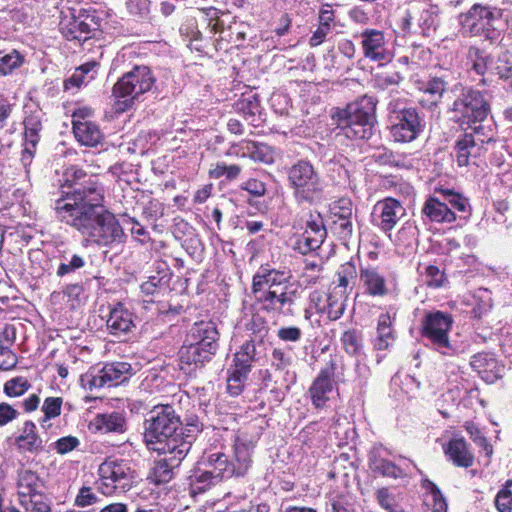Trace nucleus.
<instances>
[{
    "mask_svg": "<svg viewBox=\"0 0 512 512\" xmlns=\"http://www.w3.org/2000/svg\"><path fill=\"white\" fill-rule=\"evenodd\" d=\"M277 336L285 342H297L301 339L302 331L296 326L281 327L277 331Z\"/></svg>",
    "mask_w": 512,
    "mask_h": 512,
    "instance_id": "e2e57ef3",
    "label": "nucleus"
},
{
    "mask_svg": "<svg viewBox=\"0 0 512 512\" xmlns=\"http://www.w3.org/2000/svg\"><path fill=\"white\" fill-rule=\"evenodd\" d=\"M18 496L34 498L38 495L39 477L31 470H23L18 475Z\"/></svg>",
    "mask_w": 512,
    "mask_h": 512,
    "instance_id": "72a5a7b5",
    "label": "nucleus"
},
{
    "mask_svg": "<svg viewBox=\"0 0 512 512\" xmlns=\"http://www.w3.org/2000/svg\"><path fill=\"white\" fill-rule=\"evenodd\" d=\"M16 444L22 452L38 453L43 449V441L37 434L34 422H24L21 434L16 438Z\"/></svg>",
    "mask_w": 512,
    "mask_h": 512,
    "instance_id": "393cba45",
    "label": "nucleus"
},
{
    "mask_svg": "<svg viewBox=\"0 0 512 512\" xmlns=\"http://www.w3.org/2000/svg\"><path fill=\"white\" fill-rule=\"evenodd\" d=\"M388 111L390 132L396 142H411L422 132L424 125L415 108L392 101L388 105Z\"/></svg>",
    "mask_w": 512,
    "mask_h": 512,
    "instance_id": "6e6552de",
    "label": "nucleus"
},
{
    "mask_svg": "<svg viewBox=\"0 0 512 512\" xmlns=\"http://www.w3.org/2000/svg\"><path fill=\"white\" fill-rule=\"evenodd\" d=\"M335 229L341 239H349L353 233L351 218H338L334 220Z\"/></svg>",
    "mask_w": 512,
    "mask_h": 512,
    "instance_id": "0e129e2a",
    "label": "nucleus"
},
{
    "mask_svg": "<svg viewBox=\"0 0 512 512\" xmlns=\"http://www.w3.org/2000/svg\"><path fill=\"white\" fill-rule=\"evenodd\" d=\"M228 155L248 157L256 162L270 163L273 160L271 149L264 143L242 141L229 148Z\"/></svg>",
    "mask_w": 512,
    "mask_h": 512,
    "instance_id": "aec40b11",
    "label": "nucleus"
},
{
    "mask_svg": "<svg viewBox=\"0 0 512 512\" xmlns=\"http://www.w3.org/2000/svg\"><path fill=\"white\" fill-rule=\"evenodd\" d=\"M448 85L446 74L430 78L421 88L423 93L421 104L429 108L436 106L441 101Z\"/></svg>",
    "mask_w": 512,
    "mask_h": 512,
    "instance_id": "4be33fe9",
    "label": "nucleus"
},
{
    "mask_svg": "<svg viewBox=\"0 0 512 512\" xmlns=\"http://www.w3.org/2000/svg\"><path fill=\"white\" fill-rule=\"evenodd\" d=\"M501 10L495 7L474 4L466 13L460 14L459 23L464 34L477 36L483 31V24L500 18Z\"/></svg>",
    "mask_w": 512,
    "mask_h": 512,
    "instance_id": "4468645a",
    "label": "nucleus"
},
{
    "mask_svg": "<svg viewBox=\"0 0 512 512\" xmlns=\"http://www.w3.org/2000/svg\"><path fill=\"white\" fill-rule=\"evenodd\" d=\"M335 219L352 218L353 206L349 199H340L332 208Z\"/></svg>",
    "mask_w": 512,
    "mask_h": 512,
    "instance_id": "bf43d9fd",
    "label": "nucleus"
},
{
    "mask_svg": "<svg viewBox=\"0 0 512 512\" xmlns=\"http://www.w3.org/2000/svg\"><path fill=\"white\" fill-rule=\"evenodd\" d=\"M421 212L431 222L453 223L456 220L455 212L447 206L442 196L435 192L425 200Z\"/></svg>",
    "mask_w": 512,
    "mask_h": 512,
    "instance_id": "6ab92c4d",
    "label": "nucleus"
},
{
    "mask_svg": "<svg viewBox=\"0 0 512 512\" xmlns=\"http://www.w3.org/2000/svg\"><path fill=\"white\" fill-rule=\"evenodd\" d=\"M422 486L432 495L434 502L432 512H447V504L439 488L428 479L423 481Z\"/></svg>",
    "mask_w": 512,
    "mask_h": 512,
    "instance_id": "3c124183",
    "label": "nucleus"
},
{
    "mask_svg": "<svg viewBox=\"0 0 512 512\" xmlns=\"http://www.w3.org/2000/svg\"><path fill=\"white\" fill-rule=\"evenodd\" d=\"M360 281L371 296L382 297L388 292L385 277L374 268L361 269Z\"/></svg>",
    "mask_w": 512,
    "mask_h": 512,
    "instance_id": "a878e982",
    "label": "nucleus"
},
{
    "mask_svg": "<svg viewBox=\"0 0 512 512\" xmlns=\"http://www.w3.org/2000/svg\"><path fill=\"white\" fill-rule=\"evenodd\" d=\"M359 37L361 39V49L366 59L379 65L392 60L393 53L383 31L367 28L359 34Z\"/></svg>",
    "mask_w": 512,
    "mask_h": 512,
    "instance_id": "f8f14e48",
    "label": "nucleus"
},
{
    "mask_svg": "<svg viewBox=\"0 0 512 512\" xmlns=\"http://www.w3.org/2000/svg\"><path fill=\"white\" fill-rule=\"evenodd\" d=\"M470 364L478 373L492 372L494 373L492 377L499 376L500 368L497 360L489 353L481 352L473 355Z\"/></svg>",
    "mask_w": 512,
    "mask_h": 512,
    "instance_id": "e433bc0d",
    "label": "nucleus"
},
{
    "mask_svg": "<svg viewBox=\"0 0 512 512\" xmlns=\"http://www.w3.org/2000/svg\"><path fill=\"white\" fill-rule=\"evenodd\" d=\"M64 176L73 190L55 201L57 218L76 229L89 243L111 246L123 242L122 226L103 205L104 189L100 182L77 167L68 168Z\"/></svg>",
    "mask_w": 512,
    "mask_h": 512,
    "instance_id": "f257e3e1",
    "label": "nucleus"
},
{
    "mask_svg": "<svg viewBox=\"0 0 512 512\" xmlns=\"http://www.w3.org/2000/svg\"><path fill=\"white\" fill-rule=\"evenodd\" d=\"M446 456L458 467L468 468L473 465L474 455L462 438L451 439L444 447Z\"/></svg>",
    "mask_w": 512,
    "mask_h": 512,
    "instance_id": "5701e85b",
    "label": "nucleus"
},
{
    "mask_svg": "<svg viewBox=\"0 0 512 512\" xmlns=\"http://www.w3.org/2000/svg\"><path fill=\"white\" fill-rule=\"evenodd\" d=\"M452 110L463 123H467L478 134L483 129L482 125L479 124L474 127L473 125L481 123L487 118L490 106L481 92L466 88L453 102Z\"/></svg>",
    "mask_w": 512,
    "mask_h": 512,
    "instance_id": "1a4fd4ad",
    "label": "nucleus"
},
{
    "mask_svg": "<svg viewBox=\"0 0 512 512\" xmlns=\"http://www.w3.org/2000/svg\"><path fill=\"white\" fill-rule=\"evenodd\" d=\"M346 295L337 292L333 289L327 294L326 307L324 314L331 320L339 319L345 310V303L347 300Z\"/></svg>",
    "mask_w": 512,
    "mask_h": 512,
    "instance_id": "f704fd0d",
    "label": "nucleus"
},
{
    "mask_svg": "<svg viewBox=\"0 0 512 512\" xmlns=\"http://www.w3.org/2000/svg\"><path fill=\"white\" fill-rule=\"evenodd\" d=\"M63 400L60 397H47L42 405L43 418L40 420L42 427L45 423L60 415Z\"/></svg>",
    "mask_w": 512,
    "mask_h": 512,
    "instance_id": "09e8293b",
    "label": "nucleus"
},
{
    "mask_svg": "<svg viewBox=\"0 0 512 512\" xmlns=\"http://www.w3.org/2000/svg\"><path fill=\"white\" fill-rule=\"evenodd\" d=\"M191 491L193 493H202L217 484L219 480H216L211 470H195L189 477Z\"/></svg>",
    "mask_w": 512,
    "mask_h": 512,
    "instance_id": "c9c22d12",
    "label": "nucleus"
},
{
    "mask_svg": "<svg viewBox=\"0 0 512 512\" xmlns=\"http://www.w3.org/2000/svg\"><path fill=\"white\" fill-rule=\"evenodd\" d=\"M293 248L299 253L307 255L320 247L318 246L317 238L311 239L310 236L302 234L301 236L295 239Z\"/></svg>",
    "mask_w": 512,
    "mask_h": 512,
    "instance_id": "864d4df0",
    "label": "nucleus"
},
{
    "mask_svg": "<svg viewBox=\"0 0 512 512\" xmlns=\"http://www.w3.org/2000/svg\"><path fill=\"white\" fill-rule=\"evenodd\" d=\"M24 63V56L17 50L12 49L5 53L0 51V77L12 74V72L21 67Z\"/></svg>",
    "mask_w": 512,
    "mask_h": 512,
    "instance_id": "a19ab883",
    "label": "nucleus"
},
{
    "mask_svg": "<svg viewBox=\"0 0 512 512\" xmlns=\"http://www.w3.org/2000/svg\"><path fill=\"white\" fill-rule=\"evenodd\" d=\"M436 194H440L447 206L453 210L466 214L469 216L471 213V206L469 200L463 195L447 188H436Z\"/></svg>",
    "mask_w": 512,
    "mask_h": 512,
    "instance_id": "473e14b6",
    "label": "nucleus"
},
{
    "mask_svg": "<svg viewBox=\"0 0 512 512\" xmlns=\"http://www.w3.org/2000/svg\"><path fill=\"white\" fill-rule=\"evenodd\" d=\"M369 465L373 472L379 473L384 477L397 479L406 475L403 470L396 466L393 462L383 458L381 456V451L378 449H374L371 452L369 457Z\"/></svg>",
    "mask_w": 512,
    "mask_h": 512,
    "instance_id": "cd10ccee",
    "label": "nucleus"
},
{
    "mask_svg": "<svg viewBox=\"0 0 512 512\" xmlns=\"http://www.w3.org/2000/svg\"><path fill=\"white\" fill-rule=\"evenodd\" d=\"M418 7L417 24L422 29V33L428 36L439 25V8L425 1H419Z\"/></svg>",
    "mask_w": 512,
    "mask_h": 512,
    "instance_id": "c85d7f7f",
    "label": "nucleus"
},
{
    "mask_svg": "<svg viewBox=\"0 0 512 512\" xmlns=\"http://www.w3.org/2000/svg\"><path fill=\"white\" fill-rule=\"evenodd\" d=\"M379 506L387 512H405L396 502L395 495L387 487H381L375 492Z\"/></svg>",
    "mask_w": 512,
    "mask_h": 512,
    "instance_id": "37998d69",
    "label": "nucleus"
},
{
    "mask_svg": "<svg viewBox=\"0 0 512 512\" xmlns=\"http://www.w3.org/2000/svg\"><path fill=\"white\" fill-rule=\"evenodd\" d=\"M394 318L389 313L381 314L377 322V337L374 347L377 350H386L395 342L396 336L393 329Z\"/></svg>",
    "mask_w": 512,
    "mask_h": 512,
    "instance_id": "bb28decb",
    "label": "nucleus"
},
{
    "mask_svg": "<svg viewBox=\"0 0 512 512\" xmlns=\"http://www.w3.org/2000/svg\"><path fill=\"white\" fill-rule=\"evenodd\" d=\"M73 132L77 141L85 146L94 147L103 138L99 126L92 121L73 120Z\"/></svg>",
    "mask_w": 512,
    "mask_h": 512,
    "instance_id": "b1692460",
    "label": "nucleus"
},
{
    "mask_svg": "<svg viewBox=\"0 0 512 512\" xmlns=\"http://www.w3.org/2000/svg\"><path fill=\"white\" fill-rule=\"evenodd\" d=\"M345 351L350 355H356L362 348V340L355 330L345 331L341 337Z\"/></svg>",
    "mask_w": 512,
    "mask_h": 512,
    "instance_id": "8fccbe9b",
    "label": "nucleus"
},
{
    "mask_svg": "<svg viewBox=\"0 0 512 512\" xmlns=\"http://www.w3.org/2000/svg\"><path fill=\"white\" fill-rule=\"evenodd\" d=\"M189 450L187 444H182L178 449L158 452L165 457L155 463L150 476L152 481L157 485L168 483L173 478V469L179 466Z\"/></svg>",
    "mask_w": 512,
    "mask_h": 512,
    "instance_id": "f3484780",
    "label": "nucleus"
},
{
    "mask_svg": "<svg viewBox=\"0 0 512 512\" xmlns=\"http://www.w3.org/2000/svg\"><path fill=\"white\" fill-rule=\"evenodd\" d=\"M234 369L242 372V375H248L251 371V364L254 362L240 350L234 354Z\"/></svg>",
    "mask_w": 512,
    "mask_h": 512,
    "instance_id": "69168bd1",
    "label": "nucleus"
},
{
    "mask_svg": "<svg viewBox=\"0 0 512 512\" xmlns=\"http://www.w3.org/2000/svg\"><path fill=\"white\" fill-rule=\"evenodd\" d=\"M92 79H94V75L91 74V76H86L83 74V70L76 69L74 74L65 80L64 82V88L66 90H69L72 87L80 88L82 85L87 84Z\"/></svg>",
    "mask_w": 512,
    "mask_h": 512,
    "instance_id": "052dcab7",
    "label": "nucleus"
},
{
    "mask_svg": "<svg viewBox=\"0 0 512 512\" xmlns=\"http://www.w3.org/2000/svg\"><path fill=\"white\" fill-rule=\"evenodd\" d=\"M97 28L94 16L86 12H80L78 15L72 11L63 12L59 22V29L68 41H86Z\"/></svg>",
    "mask_w": 512,
    "mask_h": 512,
    "instance_id": "9d476101",
    "label": "nucleus"
},
{
    "mask_svg": "<svg viewBox=\"0 0 512 512\" xmlns=\"http://www.w3.org/2000/svg\"><path fill=\"white\" fill-rule=\"evenodd\" d=\"M466 430L475 444L483 448L487 456H490L493 453L492 446L487 442L486 438L482 435L476 425L473 423H467Z\"/></svg>",
    "mask_w": 512,
    "mask_h": 512,
    "instance_id": "5fc2aeb1",
    "label": "nucleus"
},
{
    "mask_svg": "<svg viewBox=\"0 0 512 512\" xmlns=\"http://www.w3.org/2000/svg\"><path fill=\"white\" fill-rule=\"evenodd\" d=\"M476 148L475 140L472 134H465L456 142L455 152L456 161L459 166L469 165L470 156Z\"/></svg>",
    "mask_w": 512,
    "mask_h": 512,
    "instance_id": "ea45409f",
    "label": "nucleus"
},
{
    "mask_svg": "<svg viewBox=\"0 0 512 512\" xmlns=\"http://www.w3.org/2000/svg\"><path fill=\"white\" fill-rule=\"evenodd\" d=\"M203 425L197 416H189L185 419L180 431V441H188L191 447L193 439L202 431Z\"/></svg>",
    "mask_w": 512,
    "mask_h": 512,
    "instance_id": "de8ad7c7",
    "label": "nucleus"
},
{
    "mask_svg": "<svg viewBox=\"0 0 512 512\" xmlns=\"http://www.w3.org/2000/svg\"><path fill=\"white\" fill-rule=\"evenodd\" d=\"M337 283L333 282L331 289L348 296V289H352L357 279V270L353 263L346 262L337 273Z\"/></svg>",
    "mask_w": 512,
    "mask_h": 512,
    "instance_id": "2f4dec72",
    "label": "nucleus"
},
{
    "mask_svg": "<svg viewBox=\"0 0 512 512\" xmlns=\"http://www.w3.org/2000/svg\"><path fill=\"white\" fill-rule=\"evenodd\" d=\"M335 363L330 361L326 367L322 368L309 388V395L315 408L320 409L326 406L329 401V395L334 388Z\"/></svg>",
    "mask_w": 512,
    "mask_h": 512,
    "instance_id": "dca6fc26",
    "label": "nucleus"
},
{
    "mask_svg": "<svg viewBox=\"0 0 512 512\" xmlns=\"http://www.w3.org/2000/svg\"><path fill=\"white\" fill-rule=\"evenodd\" d=\"M132 366L126 362H113L105 364L101 369L88 374L89 388L100 389L105 386L112 387L128 379Z\"/></svg>",
    "mask_w": 512,
    "mask_h": 512,
    "instance_id": "2eb2a0df",
    "label": "nucleus"
},
{
    "mask_svg": "<svg viewBox=\"0 0 512 512\" xmlns=\"http://www.w3.org/2000/svg\"><path fill=\"white\" fill-rule=\"evenodd\" d=\"M106 326L110 334H126L134 327L132 313L123 304L118 303L110 310Z\"/></svg>",
    "mask_w": 512,
    "mask_h": 512,
    "instance_id": "412c9836",
    "label": "nucleus"
},
{
    "mask_svg": "<svg viewBox=\"0 0 512 512\" xmlns=\"http://www.w3.org/2000/svg\"><path fill=\"white\" fill-rule=\"evenodd\" d=\"M209 464L212 467L211 472L216 480L222 481L225 478L236 475L234 463H230L228 457L223 453H213L209 456Z\"/></svg>",
    "mask_w": 512,
    "mask_h": 512,
    "instance_id": "7c9ffc66",
    "label": "nucleus"
},
{
    "mask_svg": "<svg viewBox=\"0 0 512 512\" xmlns=\"http://www.w3.org/2000/svg\"><path fill=\"white\" fill-rule=\"evenodd\" d=\"M288 182L298 204L315 205L325 200L324 184L318 171L306 160L288 169Z\"/></svg>",
    "mask_w": 512,
    "mask_h": 512,
    "instance_id": "39448f33",
    "label": "nucleus"
},
{
    "mask_svg": "<svg viewBox=\"0 0 512 512\" xmlns=\"http://www.w3.org/2000/svg\"><path fill=\"white\" fill-rule=\"evenodd\" d=\"M155 83L150 68L147 66H135L131 71L125 73L113 86V95L122 99L126 108L131 107L135 100L146 92L150 91Z\"/></svg>",
    "mask_w": 512,
    "mask_h": 512,
    "instance_id": "0eeeda50",
    "label": "nucleus"
},
{
    "mask_svg": "<svg viewBox=\"0 0 512 512\" xmlns=\"http://www.w3.org/2000/svg\"><path fill=\"white\" fill-rule=\"evenodd\" d=\"M19 412L6 402L0 403V427L17 419Z\"/></svg>",
    "mask_w": 512,
    "mask_h": 512,
    "instance_id": "338daca9",
    "label": "nucleus"
},
{
    "mask_svg": "<svg viewBox=\"0 0 512 512\" xmlns=\"http://www.w3.org/2000/svg\"><path fill=\"white\" fill-rule=\"evenodd\" d=\"M183 422L175 407L170 404L155 405L147 414L143 423L144 441L150 450L165 452L178 449L188 441H180Z\"/></svg>",
    "mask_w": 512,
    "mask_h": 512,
    "instance_id": "7ed1b4c3",
    "label": "nucleus"
},
{
    "mask_svg": "<svg viewBox=\"0 0 512 512\" xmlns=\"http://www.w3.org/2000/svg\"><path fill=\"white\" fill-rule=\"evenodd\" d=\"M251 292L264 313L275 316H294L301 298L298 283L292 281L289 271L261 266L252 277Z\"/></svg>",
    "mask_w": 512,
    "mask_h": 512,
    "instance_id": "f03ea898",
    "label": "nucleus"
},
{
    "mask_svg": "<svg viewBox=\"0 0 512 512\" xmlns=\"http://www.w3.org/2000/svg\"><path fill=\"white\" fill-rule=\"evenodd\" d=\"M189 338L192 342L179 350V366L185 374L192 375L216 354L219 332L214 322L200 321L191 327Z\"/></svg>",
    "mask_w": 512,
    "mask_h": 512,
    "instance_id": "20e7f679",
    "label": "nucleus"
},
{
    "mask_svg": "<svg viewBox=\"0 0 512 512\" xmlns=\"http://www.w3.org/2000/svg\"><path fill=\"white\" fill-rule=\"evenodd\" d=\"M132 473L125 461H105L99 467V476L114 482L121 492L131 487Z\"/></svg>",
    "mask_w": 512,
    "mask_h": 512,
    "instance_id": "a211bd4d",
    "label": "nucleus"
},
{
    "mask_svg": "<svg viewBox=\"0 0 512 512\" xmlns=\"http://www.w3.org/2000/svg\"><path fill=\"white\" fill-rule=\"evenodd\" d=\"M490 73L497 75L501 79H509L512 77V61L507 51L498 56L495 64L490 67Z\"/></svg>",
    "mask_w": 512,
    "mask_h": 512,
    "instance_id": "a18cd8bd",
    "label": "nucleus"
},
{
    "mask_svg": "<svg viewBox=\"0 0 512 512\" xmlns=\"http://www.w3.org/2000/svg\"><path fill=\"white\" fill-rule=\"evenodd\" d=\"M17 363V356L11 350V347L0 345V369L4 371L12 370Z\"/></svg>",
    "mask_w": 512,
    "mask_h": 512,
    "instance_id": "6e6d98bb",
    "label": "nucleus"
},
{
    "mask_svg": "<svg viewBox=\"0 0 512 512\" xmlns=\"http://www.w3.org/2000/svg\"><path fill=\"white\" fill-rule=\"evenodd\" d=\"M234 457L236 461V463H234L236 467V476H243L250 467L251 447L237 439L234 445Z\"/></svg>",
    "mask_w": 512,
    "mask_h": 512,
    "instance_id": "4c0bfd02",
    "label": "nucleus"
},
{
    "mask_svg": "<svg viewBox=\"0 0 512 512\" xmlns=\"http://www.w3.org/2000/svg\"><path fill=\"white\" fill-rule=\"evenodd\" d=\"M79 443L78 438L74 436H66L58 439L53 445L57 453L63 455L77 448Z\"/></svg>",
    "mask_w": 512,
    "mask_h": 512,
    "instance_id": "13d9d810",
    "label": "nucleus"
},
{
    "mask_svg": "<svg viewBox=\"0 0 512 512\" xmlns=\"http://www.w3.org/2000/svg\"><path fill=\"white\" fill-rule=\"evenodd\" d=\"M453 325L451 314L439 310L425 313L421 320V335L429 345L442 355H452L455 351L449 332Z\"/></svg>",
    "mask_w": 512,
    "mask_h": 512,
    "instance_id": "423d86ee",
    "label": "nucleus"
},
{
    "mask_svg": "<svg viewBox=\"0 0 512 512\" xmlns=\"http://www.w3.org/2000/svg\"><path fill=\"white\" fill-rule=\"evenodd\" d=\"M248 375H242V372L233 369L227 378V391L231 396H238L244 388V383Z\"/></svg>",
    "mask_w": 512,
    "mask_h": 512,
    "instance_id": "603ef678",
    "label": "nucleus"
},
{
    "mask_svg": "<svg viewBox=\"0 0 512 512\" xmlns=\"http://www.w3.org/2000/svg\"><path fill=\"white\" fill-rule=\"evenodd\" d=\"M425 275L426 283L430 287H441L445 280L444 273L437 266L434 265H429L426 267Z\"/></svg>",
    "mask_w": 512,
    "mask_h": 512,
    "instance_id": "4d7b16f0",
    "label": "nucleus"
},
{
    "mask_svg": "<svg viewBox=\"0 0 512 512\" xmlns=\"http://www.w3.org/2000/svg\"><path fill=\"white\" fill-rule=\"evenodd\" d=\"M402 80V76L398 72H393L391 74L389 73H382L377 75L376 77V84L377 87L381 89H387L391 86L398 85Z\"/></svg>",
    "mask_w": 512,
    "mask_h": 512,
    "instance_id": "680f3d73",
    "label": "nucleus"
},
{
    "mask_svg": "<svg viewBox=\"0 0 512 512\" xmlns=\"http://www.w3.org/2000/svg\"><path fill=\"white\" fill-rule=\"evenodd\" d=\"M31 387L30 382L22 376L8 380L3 387L4 393L8 397H20L24 395Z\"/></svg>",
    "mask_w": 512,
    "mask_h": 512,
    "instance_id": "49530a36",
    "label": "nucleus"
},
{
    "mask_svg": "<svg viewBox=\"0 0 512 512\" xmlns=\"http://www.w3.org/2000/svg\"><path fill=\"white\" fill-rule=\"evenodd\" d=\"M377 100L373 96L364 95L349 103L343 109H336L332 113V120L335 123L351 122L376 124Z\"/></svg>",
    "mask_w": 512,
    "mask_h": 512,
    "instance_id": "9b49d317",
    "label": "nucleus"
},
{
    "mask_svg": "<svg viewBox=\"0 0 512 512\" xmlns=\"http://www.w3.org/2000/svg\"><path fill=\"white\" fill-rule=\"evenodd\" d=\"M467 57L469 62H471L472 69L478 75H484L488 69L490 70L488 66L489 57L485 51L477 47H470Z\"/></svg>",
    "mask_w": 512,
    "mask_h": 512,
    "instance_id": "c03bdc74",
    "label": "nucleus"
},
{
    "mask_svg": "<svg viewBox=\"0 0 512 512\" xmlns=\"http://www.w3.org/2000/svg\"><path fill=\"white\" fill-rule=\"evenodd\" d=\"M327 294L315 290L309 295L310 308H314L318 313H324L326 307Z\"/></svg>",
    "mask_w": 512,
    "mask_h": 512,
    "instance_id": "774afa93",
    "label": "nucleus"
},
{
    "mask_svg": "<svg viewBox=\"0 0 512 512\" xmlns=\"http://www.w3.org/2000/svg\"><path fill=\"white\" fill-rule=\"evenodd\" d=\"M335 124L340 130L339 134H342L346 138L352 140L370 139L375 127V124H369L368 121H364L362 124L351 122H340Z\"/></svg>",
    "mask_w": 512,
    "mask_h": 512,
    "instance_id": "c756f323",
    "label": "nucleus"
},
{
    "mask_svg": "<svg viewBox=\"0 0 512 512\" xmlns=\"http://www.w3.org/2000/svg\"><path fill=\"white\" fill-rule=\"evenodd\" d=\"M95 423L98 429L105 432H123L125 428V418L116 412L97 415Z\"/></svg>",
    "mask_w": 512,
    "mask_h": 512,
    "instance_id": "58836bf2",
    "label": "nucleus"
},
{
    "mask_svg": "<svg viewBox=\"0 0 512 512\" xmlns=\"http://www.w3.org/2000/svg\"><path fill=\"white\" fill-rule=\"evenodd\" d=\"M405 215V207L399 200L392 197L379 200L374 205L372 213L375 225L385 233L393 230Z\"/></svg>",
    "mask_w": 512,
    "mask_h": 512,
    "instance_id": "ddd939ff",
    "label": "nucleus"
},
{
    "mask_svg": "<svg viewBox=\"0 0 512 512\" xmlns=\"http://www.w3.org/2000/svg\"><path fill=\"white\" fill-rule=\"evenodd\" d=\"M60 264L57 268L56 275L63 277L65 275L74 273L76 270L85 266V259L79 254L66 253L60 257Z\"/></svg>",
    "mask_w": 512,
    "mask_h": 512,
    "instance_id": "79ce46f5",
    "label": "nucleus"
}]
</instances>
